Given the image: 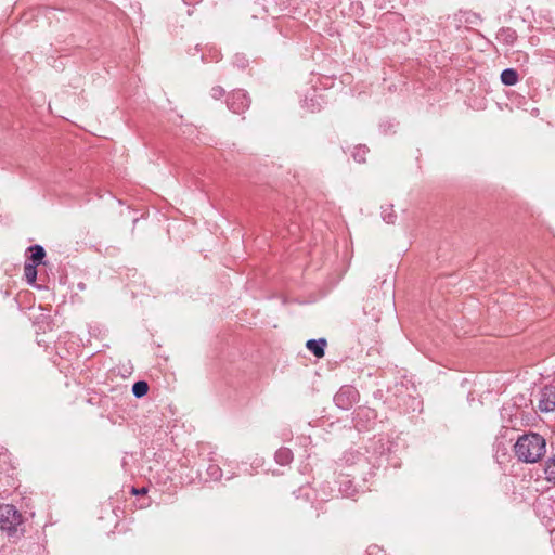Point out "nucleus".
<instances>
[{"mask_svg":"<svg viewBox=\"0 0 555 555\" xmlns=\"http://www.w3.org/2000/svg\"><path fill=\"white\" fill-rule=\"evenodd\" d=\"M514 38H515L514 34H509V35L507 36V39H512V40H513Z\"/></svg>","mask_w":555,"mask_h":555,"instance_id":"a211bd4d","label":"nucleus"},{"mask_svg":"<svg viewBox=\"0 0 555 555\" xmlns=\"http://www.w3.org/2000/svg\"><path fill=\"white\" fill-rule=\"evenodd\" d=\"M539 409L541 412H552L555 410V383L546 385L541 390Z\"/></svg>","mask_w":555,"mask_h":555,"instance_id":"39448f33","label":"nucleus"},{"mask_svg":"<svg viewBox=\"0 0 555 555\" xmlns=\"http://www.w3.org/2000/svg\"><path fill=\"white\" fill-rule=\"evenodd\" d=\"M514 38H515L514 34H509V35L507 36V39H512V40H513Z\"/></svg>","mask_w":555,"mask_h":555,"instance_id":"6ab92c4d","label":"nucleus"},{"mask_svg":"<svg viewBox=\"0 0 555 555\" xmlns=\"http://www.w3.org/2000/svg\"><path fill=\"white\" fill-rule=\"evenodd\" d=\"M358 391L351 386H344L334 397L335 404L343 409L348 410L358 400Z\"/></svg>","mask_w":555,"mask_h":555,"instance_id":"7ed1b4c3","label":"nucleus"},{"mask_svg":"<svg viewBox=\"0 0 555 555\" xmlns=\"http://www.w3.org/2000/svg\"><path fill=\"white\" fill-rule=\"evenodd\" d=\"M327 345L326 339H309L306 343L307 349L312 352L317 358H322L324 356V349Z\"/></svg>","mask_w":555,"mask_h":555,"instance_id":"423d86ee","label":"nucleus"},{"mask_svg":"<svg viewBox=\"0 0 555 555\" xmlns=\"http://www.w3.org/2000/svg\"><path fill=\"white\" fill-rule=\"evenodd\" d=\"M546 452L545 439L535 433L524 434L514 444V453L522 463H537Z\"/></svg>","mask_w":555,"mask_h":555,"instance_id":"f257e3e1","label":"nucleus"},{"mask_svg":"<svg viewBox=\"0 0 555 555\" xmlns=\"http://www.w3.org/2000/svg\"><path fill=\"white\" fill-rule=\"evenodd\" d=\"M544 472L546 479L555 483V455L548 459Z\"/></svg>","mask_w":555,"mask_h":555,"instance_id":"9b49d317","label":"nucleus"},{"mask_svg":"<svg viewBox=\"0 0 555 555\" xmlns=\"http://www.w3.org/2000/svg\"><path fill=\"white\" fill-rule=\"evenodd\" d=\"M210 94L214 99H220L221 96H223L224 94V89L217 86V87H214L210 91Z\"/></svg>","mask_w":555,"mask_h":555,"instance_id":"dca6fc26","label":"nucleus"},{"mask_svg":"<svg viewBox=\"0 0 555 555\" xmlns=\"http://www.w3.org/2000/svg\"><path fill=\"white\" fill-rule=\"evenodd\" d=\"M133 492H134V493H145V492H146V490H145L144 488H143V489H141V490H139V491H137L135 489H133Z\"/></svg>","mask_w":555,"mask_h":555,"instance_id":"f3484780","label":"nucleus"},{"mask_svg":"<svg viewBox=\"0 0 555 555\" xmlns=\"http://www.w3.org/2000/svg\"><path fill=\"white\" fill-rule=\"evenodd\" d=\"M24 274L28 283L33 284L37 278V266L25 263Z\"/></svg>","mask_w":555,"mask_h":555,"instance_id":"f8f14e48","label":"nucleus"},{"mask_svg":"<svg viewBox=\"0 0 555 555\" xmlns=\"http://www.w3.org/2000/svg\"><path fill=\"white\" fill-rule=\"evenodd\" d=\"M149 391V385L146 382L139 380L133 384L132 386V392L137 398H141L145 396Z\"/></svg>","mask_w":555,"mask_h":555,"instance_id":"9d476101","label":"nucleus"},{"mask_svg":"<svg viewBox=\"0 0 555 555\" xmlns=\"http://www.w3.org/2000/svg\"><path fill=\"white\" fill-rule=\"evenodd\" d=\"M228 107L235 114H241L249 106V99L244 90H236L227 100Z\"/></svg>","mask_w":555,"mask_h":555,"instance_id":"20e7f679","label":"nucleus"},{"mask_svg":"<svg viewBox=\"0 0 555 555\" xmlns=\"http://www.w3.org/2000/svg\"><path fill=\"white\" fill-rule=\"evenodd\" d=\"M207 473L210 476V478L214 480H218L222 476L220 467L216 464H210L207 468Z\"/></svg>","mask_w":555,"mask_h":555,"instance_id":"2eb2a0df","label":"nucleus"},{"mask_svg":"<svg viewBox=\"0 0 555 555\" xmlns=\"http://www.w3.org/2000/svg\"><path fill=\"white\" fill-rule=\"evenodd\" d=\"M30 255V264L38 266L44 258L46 251L42 246L40 245H34L29 247Z\"/></svg>","mask_w":555,"mask_h":555,"instance_id":"1a4fd4ad","label":"nucleus"},{"mask_svg":"<svg viewBox=\"0 0 555 555\" xmlns=\"http://www.w3.org/2000/svg\"><path fill=\"white\" fill-rule=\"evenodd\" d=\"M274 457L276 463H279L280 465H287L293 460V453L288 448H280L275 452Z\"/></svg>","mask_w":555,"mask_h":555,"instance_id":"6e6552de","label":"nucleus"},{"mask_svg":"<svg viewBox=\"0 0 555 555\" xmlns=\"http://www.w3.org/2000/svg\"><path fill=\"white\" fill-rule=\"evenodd\" d=\"M518 80V73L513 68H506L501 73V81L505 86H515Z\"/></svg>","mask_w":555,"mask_h":555,"instance_id":"0eeeda50","label":"nucleus"},{"mask_svg":"<svg viewBox=\"0 0 555 555\" xmlns=\"http://www.w3.org/2000/svg\"><path fill=\"white\" fill-rule=\"evenodd\" d=\"M366 153H367V150L365 146H358L354 149L352 156L356 162L363 163V162H365Z\"/></svg>","mask_w":555,"mask_h":555,"instance_id":"4468645a","label":"nucleus"},{"mask_svg":"<svg viewBox=\"0 0 555 555\" xmlns=\"http://www.w3.org/2000/svg\"><path fill=\"white\" fill-rule=\"evenodd\" d=\"M24 517L12 504H0V531L12 542L23 537Z\"/></svg>","mask_w":555,"mask_h":555,"instance_id":"f03ea898","label":"nucleus"},{"mask_svg":"<svg viewBox=\"0 0 555 555\" xmlns=\"http://www.w3.org/2000/svg\"><path fill=\"white\" fill-rule=\"evenodd\" d=\"M382 209H383L382 210L383 220L388 224L395 223L396 215L392 209V206L390 205V206L382 207Z\"/></svg>","mask_w":555,"mask_h":555,"instance_id":"ddd939ff","label":"nucleus"}]
</instances>
